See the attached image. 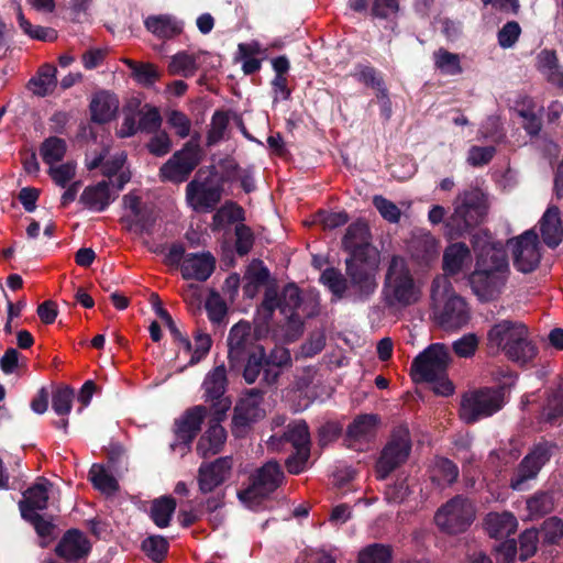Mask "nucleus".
Returning a JSON list of instances; mask_svg holds the SVG:
<instances>
[{"instance_id": "1", "label": "nucleus", "mask_w": 563, "mask_h": 563, "mask_svg": "<svg viewBox=\"0 0 563 563\" xmlns=\"http://www.w3.org/2000/svg\"><path fill=\"white\" fill-rule=\"evenodd\" d=\"M344 264L345 275L339 268L328 267L321 273L320 283L338 299L353 303L369 301L378 288V258L345 260Z\"/></svg>"}, {"instance_id": "2", "label": "nucleus", "mask_w": 563, "mask_h": 563, "mask_svg": "<svg viewBox=\"0 0 563 563\" xmlns=\"http://www.w3.org/2000/svg\"><path fill=\"white\" fill-rule=\"evenodd\" d=\"M508 272L509 263L506 252L495 246L484 247L467 280L478 300L488 302L501 292Z\"/></svg>"}, {"instance_id": "3", "label": "nucleus", "mask_w": 563, "mask_h": 563, "mask_svg": "<svg viewBox=\"0 0 563 563\" xmlns=\"http://www.w3.org/2000/svg\"><path fill=\"white\" fill-rule=\"evenodd\" d=\"M421 290L406 260L393 255L384 277L382 300L388 309L407 308L419 301Z\"/></svg>"}, {"instance_id": "4", "label": "nucleus", "mask_w": 563, "mask_h": 563, "mask_svg": "<svg viewBox=\"0 0 563 563\" xmlns=\"http://www.w3.org/2000/svg\"><path fill=\"white\" fill-rule=\"evenodd\" d=\"M450 355L443 343L430 344L412 361L410 376L417 384L431 383L433 390L441 396H451L454 385L446 377Z\"/></svg>"}, {"instance_id": "5", "label": "nucleus", "mask_w": 563, "mask_h": 563, "mask_svg": "<svg viewBox=\"0 0 563 563\" xmlns=\"http://www.w3.org/2000/svg\"><path fill=\"white\" fill-rule=\"evenodd\" d=\"M431 299L437 307L438 323L445 330L466 325L471 313L467 302L457 295L446 277H435L431 284Z\"/></svg>"}, {"instance_id": "6", "label": "nucleus", "mask_w": 563, "mask_h": 563, "mask_svg": "<svg viewBox=\"0 0 563 563\" xmlns=\"http://www.w3.org/2000/svg\"><path fill=\"white\" fill-rule=\"evenodd\" d=\"M503 383L492 387H479L465 393L460 405V418L466 424H474L482 419L494 416L506 405V393L512 386Z\"/></svg>"}, {"instance_id": "7", "label": "nucleus", "mask_w": 563, "mask_h": 563, "mask_svg": "<svg viewBox=\"0 0 563 563\" xmlns=\"http://www.w3.org/2000/svg\"><path fill=\"white\" fill-rule=\"evenodd\" d=\"M214 165L200 167L186 186V201L197 213L212 212L222 200L224 188L217 181Z\"/></svg>"}, {"instance_id": "8", "label": "nucleus", "mask_w": 563, "mask_h": 563, "mask_svg": "<svg viewBox=\"0 0 563 563\" xmlns=\"http://www.w3.org/2000/svg\"><path fill=\"white\" fill-rule=\"evenodd\" d=\"M249 481V486L240 490L238 497L243 504L252 507L260 505L284 484L285 473L276 460H269L256 468Z\"/></svg>"}, {"instance_id": "9", "label": "nucleus", "mask_w": 563, "mask_h": 563, "mask_svg": "<svg viewBox=\"0 0 563 563\" xmlns=\"http://www.w3.org/2000/svg\"><path fill=\"white\" fill-rule=\"evenodd\" d=\"M411 448L412 442L408 427L405 424L395 427L375 463L376 478L384 481L405 464Z\"/></svg>"}, {"instance_id": "10", "label": "nucleus", "mask_w": 563, "mask_h": 563, "mask_svg": "<svg viewBox=\"0 0 563 563\" xmlns=\"http://www.w3.org/2000/svg\"><path fill=\"white\" fill-rule=\"evenodd\" d=\"M558 448L556 442L544 439L534 443L514 471L509 482L510 488L517 492L523 490L526 483L538 476Z\"/></svg>"}, {"instance_id": "11", "label": "nucleus", "mask_w": 563, "mask_h": 563, "mask_svg": "<svg viewBox=\"0 0 563 563\" xmlns=\"http://www.w3.org/2000/svg\"><path fill=\"white\" fill-rule=\"evenodd\" d=\"M200 162L201 150L197 140L192 137L159 167V178L162 181L181 184L190 177Z\"/></svg>"}, {"instance_id": "12", "label": "nucleus", "mask_w": 563, "mask_h": 563, "mask_svg": "<svg viewBox=\"0 0 563 563\" xmlns=\"http://www.w3.org/2000/svg\"><path fill=\"white\" fill-rule=\"evenodd\" d=\"M487 209L486 197L481 189H466L456 197L451 220L460 232H465L484 221Z\"/></svg>"}, {"instance_id": "13", "label": "nucleus", "mask_w": 563, "mask_h": 563, "mask_svg": "<svg viewBox=\"0 0 563 563\" xmlns=\"http://www.w3.org/2000/svg\"><path fill=\"white\" fill-rule=\"evenodd\" d=\"M474 516L471 503L457 495L438 509L434 521L442 531L457 534L464 532L472 525Z\"/></svg>"}, {"instance_id": "14", "label": "nucleus", "mask_w": 563, "mask_h": 563, "mask_svg": "<svg viewBox=\"0 0 563 563\" xmlns=\"http://www.w3.org/2000/svg\"><path fill=\"white\" fill-rule=\"evenodd\" d=\"M514 267L523 273L534 272L541 261V251L538 234L534 230H527L519 236L510 239Z\"/></svg>"}, {"instance_id": "15", "label": "nucleus", "mask_w": 563, "mask_h": 563, "mask_svg": "<svg viewBox=\"0 0 563 563\" xmlns=\"http://www.w3.org/2000/svg\"><path fill=\"white\" fill-rule=\"evenodd\" d=\"M262 401L263 391L252 388L236 402L231 427L235 438L244 437L251 424L265 417V410L261 407Z\"/></svg>"}, {"instance_id": "16", "label": "nucleus", "mask_w": 563, "mask_h": 563, "mask_svg": "<svg viewBox=\"0 0 563 563\" xmlns=\"http://www.w3.org/2000/svg\"><path fill=\"white\" fill-rule=\"evenodd\" d=\"M342 247L349 254L345 260L378 258V252L372 244V234L363 220L352 222L342 239Z\"/></svg>"}, {"instance_id": "17", "label": "nucleus", "mask_w": 563, "mask_h": 563, "mask_svg": "<svg viewBox=\"0 0 563 563\" xmlns=\"http://www.w3.org/2000/svg\"><path fill=\"white\" fill-rule=\"evenodd\" d=\"M228 387L227 368L224 364L216 366L209 372L202 383L203 399L210 402V411L227 416L232 400L225 396Z\"/></svg>"}, {"instance_id": "18", "label": "nucleus", "mask_w": 563, "mask_h": 563, "mask_svg": "<svg viewBox=\"0 0 563 563\" xmlns=\"http://www.w3.org/2000/svg\"><path fill=\"white\" fill-rule=\"evenodd\" d=\"M233 467L232 456H221L212 462H203L198 468V485L202 494L213 492L231 475Z\"/></svg>"}, {"instance_id": "19", "label": "nucleus", "mask_w": 563, "mask_h": 563, "mask_svg": "<svg viewBox=\"0 0 563 563\" xmlns=\"http://www.w3.org/2000/svg\"><path fill=\"white\" fill-rule=\"evenodd\" d=\"M536 420L541 430L560 427L563 423V379H560L555 387L544 391V399Z\"/></svg>"}, {"instance_id": "20", "label": "nucleus", "mask_w": 563, "mask_h": 563, "mask_svg": "<svg viewBox=\"0 0 563 563\" xmlns=\"http://www.w3.org/2000/svg\"><path fill=\"white\" fill-rule=\"evenodd\" d=\"M408 253L410 258L420 267H430L439 257V240L430 232H413L408 241Z\"/></svg>"}, {"instance_id": "21", "label": "nucleus", "mask_w": 563, "mask_h": 563, "mask_svg": "<svg viewBox=\"0 0 563 563\" xmlns=\"http://www.w3.org/2000/svg\"><path fill=\"white\" fill-rule=\"evenodd\" d=\"M208 412V408L203 405H197L185 410L174 422L176 441L185 445L190 444L200 432Z\"/></svg>"}, {"instance_id": "22", "label": "nucleus", "mask_w": 563, "mask_h": 563, "mask_svg": "<svg viewBox=\"0 0 563 563\" xmlns=\"http://www.w3.org/2000/svg\"><path fill=\"white\" fill-rule=\"evenodd\" d=\"M90 551L89 539L76 528L67 530L55 547V554L68 562L86 559Z\"/></svg>"}, {"instance_id": "23", "label": "nucleus", "mask_w": 563, "mask_h": 563, "mask_svg": "<svg viewBox=\"0 0 563 563\" xmlns=\"http://www.w3.org/2000/svg\"><path fill=\"white\" fill-rule=\"evenodd\" d=\"M266 351L263 345L251 349L243 356L229 362V369L235 375H242L246 384H254L266 365Z\"/></svg>"}, {"instance_id": "24", "label": "nucleus", "mask_w": 563, "mask_h": 563, "mask_svg": "<svg viewBox=\"0 0 563 563\" xmlns=\"http://www.w3.org/2000/svg\"><path fill=\"white\" fill-rule=\"evenodd\" d=\"M225 419L227 416H221L218 412H211V417L208 421V429L200 437L197 443V451L202 457L218 454L222 450L227 441V431L221 426V422Z\"/></svg>"}, {"instance_id": "25", "label": "nucleus", "mask_w": 563, "mask_h": 563, "mask_svg": "<svg viewBox=\"0 0 563 563\" xmlns=\"http://www.w3.org/2000/svg\"><path fill=\"white\" fill-rule=\"evenodd\" d=\"M380 418L376 413L357 415L344 433V445L352 448L355 443L367 442L376 435Z\"/></svg>"}, {"instance_id": "26", "label": "nucleus", "mask_w": 563, "mask_h": 563, "mask_svg": "<svg viewBox=\"0 0 563 563\" xmlns=\"http://www.w3.org/2000/svg\"><path fill=\"white\" fill-rule=\"evenodd\" d=\"M216 269V258L210 252L189 253L181 263L185 280L206 282Z\"/></svg>"}, {"instance_id": "27", "label": "nucleus", "mask_w": 563, "mask_h": 563, "mask_svg": "<svg viewBox=\"0 0 563 563\" xmlns=\"http://www.w3.org/2000/svg\"><path fill=\"white\" fill-rule=\"evenodd\" d=\"M286 443L291 444L295 451L310 449V432L305 420L289 423L282 435L274 434L269 439V446L274 451L283 450Z\"/></svg>"}, {"instance_id": "28", "label": "nucleus", "mask_w": 563, "mask_h": 563, "mask_svg": "<svg viewBox=\"0 0 563 563\" xmlns=\"http://www.w3.org/2000/svg\"><path fill=\"white\" fill-rule=\"evenodd\" d=\"M51 486L52 483L47 478L38 477L37 482L23 493V498L19 501L22 518L47 508L48 488Z\"/></svg>"}, {"instance_id": "29", "label": "nucleus", "mask_w": 563, "mask_h": 563, "mask_svg": "<svg viewBox=\"0 0 563 563\" xmlns=\"http://www.w3.org/2000/svg\"><path fill=\"white\" fill-rule=\"evenodd\" d=\"M503 353L509 361L520 366H525L536 358L539 350L537 344L530 339L529 329L526 324L520 329L512 343L505 347Z\"/></svg>"}, {"instance_id": "30", "label": "nucleus", "mask_w": 563, "mask_h": 563, "mask_svg": "<svg viewBox=\"0 0 563 563\" xmlns=\"http://www.w3.org/2000/svg\"><path fill=\"white\" fill-rule=\"evenodd\" d=\"M525 323L512 320H501L495 323L487 332V347L492 353L504 352L512 343Z\"/></svg>"}, {"instance_id": "31", "label": "nucleus", "mask_w": 563, "mask_h": 563, "mask_svg": "<svg viewBox=\"0 0 563 563\" xmlns=\"http://www.w3.org/2000/svg\"><path fill=\"white\" fill-rule=\"evenodd\" d=\"M119 110V99L114 93L107 90L98 91L93 95L90 104V120L97 124L111 122Z\"/></svg>"}, {"instance_id": "32", "label": "nucleus", "mask_w": 563, "mask_h": 563, "mask_svg": "<svg viewBox=\"0 0 563 563\" xmlns=\"http://www.w3.org/2000/svg\"><path fill=\"white\" fill-rule=\"evenodd\" d=\"M144 26L163 41L175 38L184 31V22L172 14L148 15L144 20Z\"/></svg>"}, {"instance_id": "33", "label": "nucleus", "mask_w": 563, "mask_h": 563, "mask_svg": "<svg viewBox=\"0 0 563 563\" xmlns=\"http://www.w3.org/2000/svg\"><path fill=\"white\" fill-rule=\"evenodd\" d=\"M115 197H112L110 184L101 180L96 185L87 186L79 197V202L88 210L103 212Z\"/></svg>"}, {"instance_id": "34", "label": "nucleus", "mask_w": 563, "mask_h": 563, "mask_svg": "<svg viewBox=\"0 0 563 563\" xmlns=\"http://www.w3.org/2000/svg\"><path fill=\"white\" fill-rule=\"evenodd\" d=\"M251 338V327L247 322H238L234 324L228 335V363L234 358L243 356L251 349L258 347Z\"/></svg>"}, {"instance_id": "35", "label": "nucleus", "mask_w": 563, "mask_h": 563, "mask_svg": "<svg viewBox=\"0 0 563 563\" xmlns=\"http://www.w3.org/2000/svg\"><path fill=\"white\" fill-rule=\"evenodd\" d=\"M540 231L542 241L548 247L555 249L561 244L563 227L559 207H548L540 220Z\"/></svg>"}, {"instance_id": "36", "label": "nucleus", "mask_w": 563, "mask_h": 563, "mask_svg": "<svg viewBox=\"0 0 563 563\" xmlns=\"http://www.w3.org/2000/svg\"><path fill=\"white\" fill-rule=\"evenodd\" d=\"M471 260V250L464 242L452 243L443 252L442 269L445 275L455 276Z\"/></svg>"}, {"instance_id": "37", "label": "nucleus", "mask_w": 563, "mask_h": 563, "mask_svg": "<svg viewBox=\"0 0 563 563\" xmlns=\"http://www.w3.org/2000/svg\"><path fill=\"white\" fill-rule=\"evenodd\" d=\"M485 526L489 537L498 540L515 533L518 521L511 512H493L487 515Z\"/></svg>"}, {"instance_id": "38", "label": "nucleus", "mask_w": 563, "mask_h": 563, "mask_svg": "<svg viewBox=\"0 0 563 563\" xmlns=\"http://www.w3.org/2000/svg\"><path fill=\"white\" fill-rule=\"evenodd\" d=\"M56 74L57 69L54 65L44 64L38 68L36 76L29 80L27 88L38 97H46L57 86Z\"/></svg>"}, {"instance_id": "39", "label": "nucleus", "mask_w": 563, "mask_h": 563, "mask_svg": "<svg viewBox=\"0 0 563 563\" xmlns=\"http://www.w3.org/2000/svg\"><path fill=\"white\" fill-rule=\"evenodd\" d=\"M176 506V500L172 496H163L153 500L151 506V519L158 528L168 527Z\"/></svg>"}, {"instance_id": "40", "label": "nucleus", "mask_w": 563, "mask_h": 563, "mask_svg": "<svg viewBox=\"0 0 563 563\" xmlns=\"http://www.w3.org/2000/svg\"><path fill=\"white\" fill-rule=\"evenodd\" d=\"M18 23L20 29L23 31L25 35L31 37L32 40L42 41V42H54L58 37V33L53 27L33 25L24 15L21 7H18Z\"/></svg>"}, {"instance_id": "41", "label": "nucleus", "mask_w": 563, "mask_h": 563, "mask_svg": "<svg viewBox=\"0 0 563 563\" xmlns=\"http://www.w3.org/2000/svg\"><path fill=\"white\" fill-rule=\"evenodd\" d=\"M67 152V143L58 136H48L40 146L43 162L49 166L62 162Z\"/></svg>"}, {"instance_id": "42", "label": "nucleus", "mask_w": 563, "mask_h": 563, "mask_svg": "<svg viewBox=\"0 0 563 563\" xmlns=\"http://www.w3.org/2000/svg\"><path fill=\"white\" fill-rule=\"evenodd\" d=\"M433 62L435 68L444 75L456 76L463 73L460 55L443 47L433 52Z\"/></svg>"}, {"instance_id": "43", "label": "nucleus", "mask_w": 563, "mask_h": 563, "mask_svg": "<svg viewBox=\"0 0 563 563\" xmlns=\"http://www.w3.org/2000/svg\"><path fill=\"white\" fill-rule=\"evenodd\" d=\"M125 64L131 69L134 80L143 87L153 86L161 77L156 66L151 63H139L128 59Z\"/></svg>"}, {"instance_id": "44", "label": "nucleus", "mask_w": 563, "mask_h": 563, "mask_svg": "<svg viewBox=\"0 0 563 563\" xmlns=\"http://www.w3.org/2000/svg\"><path fill=\"white\" fill-rule=\"evenodd\" d=\"M198 69L197 58L194 54L187 52H178L172 56L168 64V71L172 75H180L184 77L194 76Z\"/></svg>"}, {"instance_id": "45", "label": "nucleus", "mask_w": 563, "mask_h": 563, "mask_svg": "<svg viewBox=\"0 0 563 563\" xmlns=\"http://www.w3.org/2000/svg\"><path fill=\"white\" fill-rule=\"evenodd\" d=\"M393 548L388 544L373 543L358 553V563H391Z\"/></svg>"}, {"instance_id": "46", "label": "nucleus", "mask_w": 563, "mask_h": 563, "mask_svg": "<svg viewBox=\"0 0 563 563\" xmlns=\"http://www.w3.org/2000/svg\"><path fill=\"white\" fill-rule=\"evenodd\" d=\"M89 479L93 487L102 493H115L120 488L115 477L109 474L101 464H93L91 466Z\"/></svg>"}, {"instance_id": "47", "label": "nucleus", "mask_w": 563, "mask_h": 563, "mask_svg": "<svg viewBox=\"0 0 563 563\" xmlns=\"http://www.w3.org/2000/svg\"><path fill=\"white\" fill-rule=\"evenodd\" d=\"M169 549V543L163 536H150L141 543V550L155 563H163Z\"/></svg>"}, {"instance_id": "48", "label": "nucleus", "mask_w": 563, "mask_h": 563, "mask_svg": "<svg viewBox=\"0 0 563 563\" xmlns=\"http://www.w3.org/2000/svg\"><path fill=\"white\" fill-rule=\"evenodd\" d=\"M553 508L554 499L550 492L539 490L527 499V509L531 517H543Z\"/></svg>"}, {"instance_id": "49", "label": "nucleus", "mask_w": 563, "mask_h": 563, "mask_svg": "<svg viewBox=\"0 0 563 563\" xmlns=\"http://www.w3.org/2000/svg\"><path fill=\"white\" fill-rule=\"evenodd\" d=\"M134 219L130 221L131 225L136 227L137 231L143 234H152L157 221V212L154 206L144 203L139 212L134 213Z\"/></svg>"}, {"instance_id": "50", "label": "nucleus", "mask_w": 563, "mask_h": 563, "mask_svg": "<svg viewBox=\"0 0 563 563\" xmlns=\"http://www.w3.org/2000/svg\"><path fill=\"white\" fill-rule=\"evenodd\" d=\"M229 126V115L223 110H217L212 114L210 129L207 132V146L218 144Z\"/></svg>"}, {"instance_id": "51", "label": "nucleus", "mask_w": 563, "mask_h": 563, "mask_svg": "<svg viewBox=\"0 0 563 563\" xmlns=\"http://www.w3.org/2000/svg\"><path fill=\"white\" fill-rule=\"evenodd\" d=\"M163 118L158 108L146 103L140 111L139 128L144 133H156L161 130Z\"/></svg>"}, {"instance_id": "52", "label": "nucleus", "mask_w": 563, "mask_h": 563, "mask_svg": "<svg viewBox=\"0 0 563 563\" xmlns=\"http://www.w3.org/2000/svg\"><path fill=\"white\" fill-rule=\"evenodd\" d=\"M279 296L282 314L284 316H287L288 312L297 311L302 303L301 290L292 282L284 286Z\"/></svg>"}, {"instance_id": "53", "label": "nucleus", "mask_w": 563, "mask_h": 563, "mask_svg": "<svg viewBox=\"0 0 563 563\" xmlns=\"http://www.w3.org/2000/svg\"><path fill=\"white\" fill-rule=\"evenodd\" d=\"M411 494L408 476L399 474L395 483L388 485L385 489V499L389 504H401Z\"/></svg>"}, {"instance_id": "54", "label": "nucleus", "mask_w": 563, "mask_h": 563, "mask_svg": "<svg viewBox=\"0 0 563 563\" xmlns=\"http://www.w3.org/2000/svg\"><path fill=\"white\" fill-rule=\"evenodd\" d=\"M74 389L69 386L58 387L52 396V408L58 416H67L73 408Z\"/></svg>"}, {"instance_id": "55", "label": "nucleus", "mask_w": 563, "mask_h": 563, "mask_svg": "<svg viewBox=\"0 0 563 563\" xmlns=\"http://www.w3.org/2000/svg\"><path fill=\"white\" fill-rule=\"evenodd\" d=\"M539 536L547 544H556L563 538V520L559 517L545 519L539 531Z\"/></svg>"}, {"instance_id": "56", "label": "nucleus", "mask_w": 563, "mask_h": 563, "mask_svg": "<svg viewBox=\"0 0 563 563\" xmlns=\"http://www.w3.org/2000/svg\"><path fill=\"white\" fill-rule=\"evenodd\" d=\"M234 234L236 254L241 257L247 255L255 242L252 229L244 223H239L234 228Z\"/></svg>"}, {"instance_id": "57", "label": "nucleus", "mask_w": 563, "mask_h": 563, "mask_svg": "<svg viewBox=\"0 0 563 563\" xmlns=\"http://www.w3.org/2000/svg\"><path fill=\"white\" fill-rule=\"evenodd\" d=\"M76 163L68 161L58 166H49L48 175L52 180L59 187L66 188L68 183L76 176Z\"/></svg>"}, {"instance_id": "58", "label": "nucleus", "mask_w": 563, "mask_h": 563, "mask_svg": "<svg viewBox=\"0 0 563 563\" xmlns=\"http://www.w3.org/2000/svg\"><path fill=\"white\" fill-rule=\"evenodd\" d=\"M166 122L180 139H185L190 134L191 121L183 111L168 110L166 112Z\"/></svg>"}, {"instance_id": "59", "label": "nucleus", "mask_w": 563, "mask_h": 563, "mask_svg": "<svg viewBox=\"0 0 563 563\" xmlns=\"http://www.w3.org/2000/svg\"><path fill=\"white\" fill-rule=\"evenodd\" d=\"M539 530L536 528L526 529L519 537V559L520 561H527L529 558L534 555L537 552V545L539 542Z\"/></svg>"}, {"instance_id": "60", "label": "nucleus", "mask_w": 563, "mask_h": 563, "mask_svg": "<svg viewBox=\"0 0 563 563\" xmlns=\"http://www.w3.org/2000/svg\"><path fill=\"white\" fill-rule=\"evenodd\" d=\"M153 134L154 135L146 143V148L152 155L163 157L170 152L173 146L172 140L164 130H159Z\"/></svg>"}, {"instance_id": "61", "label": "nucleus", "mask_w": 563, "mask_h": 563, "mask_svg": "<svg viewBox=\"0 0 563 563\" xmlns=\"http://www.w3.org/2000/svg\"><path fill=\"white\" fill-rule=\"evenodd\" d=\"M208 318L212 323H221L228 312V308L219 294L212 291L206 301Z\"/></svg>"}, {"instance_id": "62", "label": "nucleus", "mask_w": 563, "mask_h": 563, "mask_svg": "<svg viewBox=\"0 0 563 563\" xmlns=\"http://www.w3.org/2000/svg\"><path fill=\"white\" fill-rule=\"evenodd\" d=\"M521 34V26L517 21H508L497 33L498 45L501 48L515 46Z\"/></svg>"}, {"instance_id": "63", "label": "nucleus", "mask_w": 563, "mask_h": 563, "mask_svg": "<svg viewBox=\"0 0 563 563\" xmlns=\"http://www.w3.org/2000/svg\"><path fill=\"white\" fill-rule=\"evenodd\" d=\"M399 11L398 0H371L369 14L374 19L387 20Z\"/></svg>"}, {"instance_id": "64", "label": "nucleus", "mask_w": 563, "mask_h": 563, "mask_svg": "<svg viewBox=\"0 0 563 563\" xmlns=\"http://www.w3.org/2000/svg\"><path fill=\"white\" fill-rule=\"evenodd\" d=\"M343 433V426L338 421H327L318 429V444L321 448L336 441Z\"/></svg>"}]
</instances>
